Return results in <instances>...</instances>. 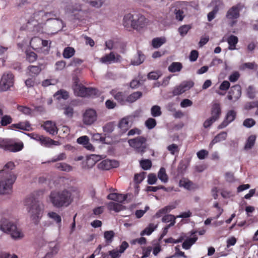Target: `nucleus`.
I'll use <instances>...</instances> for the list:
<instances>
[{
    "mask_svg": "<svg viewBox=\"0 0 258 258\" xmlns=\"http://www.w3.org/2000/svg\"><path fill=\"white\" fill-rule=\"evenodd\" d=\"M13 121V118L10 115H5L2 117L1 120V124L2 126H6Z\"/></svg>",
    "mask_w": 258,
    "mask_h": 258,
    "instance_id": "nucleus-47",
    "label": "nucleus"
},
{
    "mask_svg": "<svg viewBox=\"0 0 258 258\" xmlns=\"http://www.w3.org/2000/svg\"><path fill=\"white\" fill-rule=\"evenodd\" d=\"M49 200L52 205L57 208L67 207L73 200L72 192L66 189L52 191L49 195Z\"/></svg>",
    "mask_w": 258,
    "mask_h": 258,
    "instance_id": "nucleus-3",
    "label": "nucleus"
},
{
    "mask_svg": "<svg viewBox=\"0 0 258 258\" xmlns=\"http://www.w3.org/2000/svg\"><path fill=\"white\" fill-rule=\"evenodd\" d=\"M67 158L66 155L64 153H61L56 157H53L50 161H48V163L55 162L58 161L63 160Z\"/></svg>",
    "mask_w": 258,
    "mask_h": 258,
    "instance_id": "nucleus-58",
    "label": "nucleus"
},
{
    "mask_svg": "<svg viewBox=\"0 0 258 258\" xmlns=\"http://www.w3.org/2000/svg\"><path fill=\"white\" fill-rule=\"evenodd\" d=\"M17 109L26 115H30L32 113V109L25 106L18 105Z\"/></svg>",
    "mask_w": 258,
    "mask_h": 258,
    "instance_id": "nucleus-50",
    "label": "nucleus"
},
{
    "mask_svg": "<svg viewBox=\"0 0 258 258\" xmlns=\"http://www.w3.org/2000/svg\"><path fill=\"white\" fill-rule=\"evenodd\" d=\"M110 94L120 105H124L127 103V94L125 91H118L112 89Z\"/></svg>",
    "mask_w": 258,
    "mask_h": 258,
    "instance_id": "nucleus-15",
    "label": "nucleus"
},
{
    "mask_svg": "<svg viewBox=\"0 0 258 258\" xmlns=\"http://www.w3.org/2000/svg\"><path fill=\"white\" fill-rule=\"evenodd\" d=\"M147 139L142 136H139L133 139L128 140V142L130 146L135 148L136 151L143 155L146 152L147 148Z\"/></svg>",
    "mask_w": 258,
    "mask_h": 258,
    "instance_id": "nucleus-7",
    "label": "nucleus"
},
{
    "mask_svg": "<svg viewBox=\"0 0 258 258\" xmlns=\"http://www.w3.org/2000/svg\"><path fill=\"white\" fill-rule=\"evenodd\" d=\"M55 70L61 71L66 66V62L64 60L58 61L55 63Z\"/></svg>",
    "mask_w": 258,
    "mask_h": 258,
    "instance_id": "nucleus-60",
    "label": "nucleus"
},
{
    "mask_svg": "<svg viewBox=\"0 0 258 258\" xmlns=\"http://www.w3.org/2000/svg\"><path fill=\"white\" fill-rule=\"evenodd\" d=\"M157 228V225H154L153 223H150L149 225L141 232V235H150Z\"/></svg>",
    "mask_w": 258,
    "mask_h": 258,
    "instance_id": "nucleus-34",
    "label": "nucleus"
},
{
    "mask_svg": "<svg viewBox=\"0 0 258 258\" xmlns=\"http://www.w3.org/2000/svg\"><path fill=\"white\" fill-rule=\"evenodd\" d=\"M227 134L226 132H222L216 135L210 144V147L212 148L213 146L221 141L226 140Z\"/></svg>",
    "mask_w": 258,
    "mask_h": 258,
    "instance_id": "nucleus-26",
    "label": "nucleus"
},
{
    "mask_svg": "<svg viewBox=\"0 0 258 258\" xmlns=\"http://www.w3.org/2000/svg\"><path fill=\"white\" fill-rule=\"evenodd\" d=\"M175 18L177 20L181 21L184 17L183 12L179 9H175L174 10Z\"/></svg>",
    "mask_w": 258,
    "mask_h": 258,
    "instance_id": "nucleus-56",
    "label": "nucleus"
},
{
    "mask_svg": "<svg viewBox=\"0 0 258 258\" xmlns=\"http://www.w3.org/2000/svg\"><path fill=\"white\" fill-rule=\"evenodd\" d=\"M75 53V50L73 47H67L63 51L62 55L65 58H70L74 55Z\"/></svg>",
    "mask_w": 258,
    "mask_h": 258,
    "instance_id": "nucleus-38",
    "label": "nucleus"
},
{
    "mask_svg": "<svg viewBox=\"0 0 258 258\" xmlns=\"http://www.w3.org/2000/svg\"><path fill=\"white\" fill-rule=\"evenodd\" d=\"M157 124L156 120L153 118H149L145 122V125L149 129H152L155 127Z\"/></svg>",
    "mask_w": 258,
    "mask_h": 258,
    "instance_id": "nucleus-51",
    "label": "nucleus"
},
{
    "mask_svg": "<svg viewBox=\"0 0 258 258\" xmlns=\"http://www.w3.org/2000/svg\"><path fill=\"white\" fill-rule=\"evenodd\" d=\"M165 38L157 37L152 40V45L154 48H158L165 43Z\"/></svg>",
    "mask_w": 258,
    "mask_h": 258,
    "instance_id": "nucleus-39",
    "label": "nucleus"
},
{
    "mask_svg": "<svg viewBox=\"0 0 258 258\" xmlns=\"http://www.w3.org/2000/svg\"><path fill=\"white\" fill-rule=\"evenodd\" d=\"M108 208L110 210L119 212L121 210V205L117 203L111 202L108 204Z\"/></svg>",
    "mask_w": 258,
    "mask_h": 258,
    "instance_id": "nucleus-54",
    "label": "nucleus"
},
{
    "mask_svg": "<svg viewBox=\"0 0 258 258\" xmlns=\"http://www.w3.org/2000/svg\"><path fill=\"white\" fill-rule=\"evenodd\" d=\"M23 148L22 143H13L11 140L0 139V148L10 152H18Z\"/></svg>",
    "mask_w": 258,
    "mask_h": 258,
    "instance_id": "nucleus-8",
    "label": "nucleus"
},
{
    "mask_svg": "<svg viewBox=\"0 0 258 258\" xmlns=\"http://www.w3.org/2000/svg\"><path fill=\"white\" fill-rule=\"evenodd\" d=\"M48 217L53 219L57 224H60L61 222V218L58 214L54 212H50L48 213Z\"/></svg>",
    "mask_w": 258,
    "mask_h": 258,
    "instance_id": "nucleus-49",
    "label": "nucleus"
},
{
    "mask_svg": "<svg viewBox=\"0 0 258 258\" xmlns=\"http://www.w3.org/2000/svg\"><path fill=\"white\" fill-rule=\"evenodd\" d=\"M24 204L28 206L31 219L35 223L38 222L41 217V210L36 199L33 196H30L25 199Z\"/></svg>",
    "mask_w": 258,
    "mask_h": 258,
    "instance_id": "nucleus-5",
    "label": "nucleus"
},
{
    "mask_svg": "<svg viewBox=\"0 0 258 258\" xmlns=\"http://www.w3.org/2000/svg\"><path fill=\"white\" fill-rule=\"evenodd\" d=\"M43 128L50 134L54 135L57 134V127L55 124L51 121H46L43 124Z\"/></svg>",
    "mask_w": 258,
    "mask_h": 258,
    "instance_id": "nucleus-24",
    "label": "nucleus"
},
{
    "mask_svg": "<svg viewBox=\"0 0 258 258\" xmlns=\"http://www.w3.org/2000/svg\"><path fill=\"white\" fill-rule=\"evenodd\" d=\"M256 91L252 86H249L246 89V94L250 99H253L255 96Z\"/></svg>",
    "mask_w": 258,
    "mask_h": 258,
    "instance_id": "nucleus-52",
    "label": "nucleus"
},
{
    "mask_svg": "<svg viewBox=\"0 0 258 258\" xmlns=\"http://www.w3.org/2000/svg\"><path fill=\"white\" fill-rule=\"evenodd\" d=\"M101 254L102 258H109V256H110L111 258H119L121 256V254L118 252L117 249L109 250L108 253L102 252Z\"/></svg>",
    "mask_w": 258,
    "mask_h": 258,
    "instance_id": "nucleus-30",
    "label": "nucleus"
},
{
    "mask_svg": "<svg viewBox=\"0 0 258 258\" xmlns=\"http://www.w3.org/2000/svg\"><path fill=\"white\" fill-rule=\"evenodd\" d=\"M144 59L145 55L141 52H138L137 58H135L131 62L133 65H139L144 61Z\"/></svg>",
    "mask_w": 258,
    "mask_h": 258,
    "instance_id": "nucleus-42",
    "label": "nucleus"
},
{
    "mask_svg": "<svg viewBox=\"0 0 258 258\" xmlns=\"http://www.w3.org/2000/svg\"><path fill=\"white\" fill-rule=\"evenodd\" d=\"M115 236V233L112 230L106 231L104 232V237L107 244H110Z\"/></svg>",
    "mask_w": 258,
    "mask_h": 258,
    "instance_id": "nucleus-36",
    "label": "nucleus"
},
{
    "mask_svg": "<svg viewBox=\"0 0 258 258\" xmlns=\"http://www.w3.org/2000/svg\"><path fill=\"white\" fill-rule=\"evenodd\" d=\"M37 58V54L34 52H30L27 54V59L30 62L35 61Z\"/></svg>",
    "mask_w": 258,
    "mask_h": 258,
    "instance_id": "nucleus-62",
    "label": "nucleus"
},
{
    "mask_svg": "<svg viewBox=\"0 0 258 258\" xmlns=\"http://www.w3.org/2000/svg\"><path fill=\"white\" fill-rule=\"evenodd\" d=\"M16 128L26 131L32 130L31 125L28 121L20 122L18 123L13 124L11 126V128Z\"/></svg>",
    "mask_w": 258,
    "mask_h": 258,
    "instance_id": "nucleus-22",
    "label": "nucleus"
},
{
    "mask_svg": "<svg viewBox=\"0 0 258 258\" xmlns=\"http://www.w3.org/2000/svg\"><path fill=\"white\" fill-rule=\"evenodd\" d=\"M255 140L256 136L255 135L250 136L246 140L244 146V149L248 150L251 149L254 145Z\"/></svg>",
    "mask_w": 258,
    "mask_h": 258,
    "instance_id": "nucleus-37",
    "label": "nucleus"
},
{
    "mask_svg": "<svg viewBox=\"0 0 258 258\" xmlns=\"http://www.w3.org/2000/svg\"><path fill=\"white\" fill-rule=\"evenodd\" d=\"M236 117V112L233 110H229L225 116L224 120L218 125V129H222L226 127L230 123L232 122Z\"/></svg>",
    "mask_w": 258,
    "mask_h": 258,
    "instance_id": "nucleus-16",
    "label": "nucleus"
},
{
    "mask_svg": "<svg viewBox=\"0 0 258 258\" xmlns=\"http://www.w3.org/2000/svg\"><path fill=\"white\" fill-rule=\"evenodd\" d=\"M55 167L56 169L62 171L69 172L73 169V167L71 165L66 163H57L55 164Z\"/></svg>",
    "mask_w": 258,
    "mask_h": 258,
    "instance_id": "nucleus-35",
    "label": "nucleus"
},
{
    "mask_svg": "<svg viewBox=\"0 0 258 258\" xmlns=\"http://www.w3.org/2000/svg\"><path fill=\"white\" fill-rule=\"evenodd\" d=\"M167 150L172 155H174L176 153H178L179 149L178 146L175 144H172L167 147Z\"/></svg>",
    "mask_w": 258,
    "mask_h": 258,
    "instance_id": "nucleus-57",
    "label": "nucleus"
},
{
    "mask_svg": "<svg viewBox=\"0 0 258 258\" xmlns=\"http://www.w3.org/2000/svg\"><path fill=\"white\" fill-rule=\"evenodd\" d=\"M57 99L60 100L63 99L66 100L69 97V93L64 90H60L56 92L54 95Z\"/></svg>",
    "mask_w": 258,
    "mask_h": 258,
    "instance_id": "nucleus-40",
    "label": "nucleus"
},
{
    "mask_svg": "<svg viewBox=\"0 0 258 258\" xmlns=\"http://www.w3.org/2000/svg\"><path fill=\"white\" fill-rule=\"evenodd\" d=\"M196 233V232L192 233L191 235H192V237L187 238L184 240L182 245L183 248L185 249H188L190 248L191 246L196 242L198 240V237L195 234Z\"/></svg>",
    "mask_w": 258,
    "mask_h": 258,
    "instance_id": "nucleus-25",
    "label": "nucleus"
},
{
    "mask_svg": "<svg viewBox=\"0 0 258 258\" xmlns=\"http://www.w3.org/2000/svg\"><path fill=\"white\" fill-rule=\"evenodd\" d=\"M219 11V8L217 6L214 7L213 10L208 13V20L211 22L215 17L216 14Z\"/></svg>",
    "mask_w": 258,
    "mask_h": 258,
    "instance_id": "nucleus-53",
    "label": "nucleus"
},
{
    "mask_svg": "<svg viewBox=\"0 0 258 258\" xmlns=\"http://www.w3.org/2000/svg\"><path fill=\"white\" fill-rule=\"evenodd\" d=\"M120 55L118 54L115 55L113 52H111L110 53L102 57L100 59V61L104 63H110L112 62H117L120 61Z\"/></svg>",
    "mask_w": 258,
    "mask_h": 258,
    "instance_id": "nucleus-18",
    "label": "nucleus"
},
{
    "mask_svg": "<svg viewBox=\"0 0 258 258\" xmlns=\"http://www.w3.org/2000/svg\"><path fill=\"white\" fill-rule=\"evenodd\" d=\"M97 118V115L95 110L88 109L86 110L83 115V122L84 124L90 125L93 124Z\"/></svg>",
    "mask_w": 258,
    "mask_h": 258,
    "instance_id": "nucleus-12",
    "label": "nucleus"
},
{
    "mask_svg": "<svg viewBox=\"0 0 258 258\" xmlns=\"http://www.w3.org/2000/svg\"><path fill=\"white\" fill-rule=\"evenodd\" d=\"M151 114L153 117H158L162 114L161 108L158 105H154L151 109Z\"/></svg>",
    "mask_w": 258,
    "mask_h": 258,
    "instance_id": "nucleus-46",
    "label": "nucleus"
},
{
    "mask_svg": "<svg viewBox=\"0 0 258 258\" xmlns=\"http://www.w3.org/2000/svg\"><path fill=\"white\" fill-rule=\"evenodd\" d=\"M238 39L237 36L231 35L227 38V42L229 46L228 48L230 50H234L236 49V45L238 43Z\"/></svg>",
    "mask_w": 258,
    "mask_h": 258,
    "instance_id": "nucleus-28",
    "label": "nucleus"
},
{
    "mask_svg": "<svg viewBox=\"0 0 258 258\" xmlns=\"http://www.w3.org/2000/svg\"><path fill=\"white\" fill-rule=\"evenodd\" d=\"M157 178L156 174L150 173L148 176V183L149 184H154L157 181Z\"/></svg>",
    "mask_w": 258,
    "mask_h": 258,
    "instance_id": "nucleus-63",
    "label": "nucleus"
},
{
    "mask_svg": "<svg viewBox=\"0 0 258 258\" xmlns=\"http://www.w3.org/2000/svg\"><path fill=\"white\" fill-rule=\"evenodd\" d=\"M77 142L79 144L82 145L84 148L88 150L92 151L94 149V147L89 142V138L87 136L79 137L77 139Z\"/></svg>",
    "mask_w": 258,
    "mask_h": 258,
    "instance_id": "nucleus-21",
    "label": "nucleus"
},
{
    "mask_svg": "<svg viewBox=\"0 0 258 258\" xmlns=\"http://www.w3.org/2000/svg\"><path fill=\"white\" fill-rule=\"evenodd\" d=\"M118 126L121 130V133L126 132L130 127L129 122L127 118H123L119 122Z\"/></svg>",
    "mask_w": 258,
    "mask_h": 258,
    "instance_id": "nucleus-32",
    "label": "nucleus"
},
{
    "mask_svg": "<svg viewBox=\"0 0 258 258\" xmlns=\"http://www.w3.org/2000/svg\"><path fill=\"white\" fill-rule=\"evenodd\" d=\"M158 177L160 180L163 182H166L168 181V176L166 173L165 169L164 167H161L158 173Z\"/></svg>",
    "mask_w": 258,
    "mask_h": 258,
    "instance_id": "nucleus-41",
    "label": "nucleus"
},
{
    "mask_svg": "<svg viewBox=\"0 0 258 258\" xmlns=\"http://www.w3.org/2000/svg\"><path fill=\"white\" fill-rule=\"evenodd\" d=\"M148 19L142 14L134 12L128 13L124 16L123 25L127 29L131 28L140 31L147 26Z\"/></svg>",
    "mask_w": 258,
    "mask_h": 258,
    "instance_id": "nucleus-2",
    "label": "nucleus"
},
{
    "mask_svg": "<svg viewBox=\"0 0 258 258\" xmlns=\"http://www.w3.org/2000/svg\"><path fill=\"white\" fill-rule=\"evenodd\" d=\"M241 9V6L239 5H237L232 7L227 11L226 18L231 20L230 24L231 26H233L236 23V20L240 16L239 12Z\"/></svg>",
    "mask_w": 258,
    "mask_h": 258,
    "instance_id": "nucleus-10",
    "label": "nucleus"
},
{
    "mask_svg": "<svg viewBox=\"0 0 258 258\" xmlns=\"http://www.w3.org/2000/svg\"><path fill=\"white\" fill-rule=\"evenodd\" d=\"M221 113V109L219 103H215L213 105L211 110V117L216 120L219 119Z\"/></svg>",
    "mask_w": 258,
    "mask_h": 258,
    "instance_id": "nucleus-27",
    "label": "nucleus"
},
{
    "mask_svg": "<svg viewBox=\"0 0 258 258\" xmlns=\"http://www.w3.org/2000/svg\"><path fill=\"white\" fill-rule=\"evenodd\" d=\"M118 165V162L115 160H104L98 164V167L100 169L108 170L117 167Z\"/></svg>",
    "mask_w": 258,
    "mask_h": 258,
    "instance_id": "nucleus-17",
    "label": "nucleus"
},
{
    "mask_svg": "<svg viewBox=\"0 0 258 258\" xmlns=\"http://www.w3.org/2000/svg\"><path fill=\"white\" fill-rule=\"evenodd\" d=\"M0 229L3 231L10 234L14 239L22 238L24 234L15 223L11 222L6 218H2L0 221Z\"/></svg>",
    "mask_w": 258,
    "mask_h": 258,
    "instance_id": "nucleus-4",
    "label": "nucleus"
},
{
    "mask_svg": "<svg viewBox=\"0 0 258 258\" xmlns=\"http://www.w3.org/2000/svg\"><path fill=\"white\" fill-rule=\"evenodd\" d=\"M162 75V72L160 71L151 72L148 74V78L149 80H156Z\"/></svg>",
    "mask_w": 258,
    "mask_h": 258,
    "instance_id": "nucleus-44",
    "label": "nucleus"
},
{
    "mask_svg": "<svg viewBox=\"0 0 258 258\" xmlns=\"http://www.w3.org/2000/svg\"><path fill=\"white\" fill-rule=\"evenodd\" d=\"M241 95V88L239 85L232 86L228 92L227 98L231 101L235 102Z\"/></svg>",
    "mask_w": 258,
    "mask_h": 258,
    "instance_id": "nucleus-14",
    "label": "nucleus"
},
{
    "mask_svg": "<svg viewBox=\"0 0 258 258\" xmlns=\"http://www.w3.org/2000/svg\"><path fill=\"white\" fill-rule=\"evenodd\" d=\"M230 86V84L228 81H224L220 85L219 89L221 91L226 92Z\"/></svg>",
    "mask_w": 258,
    "mask_h": 258,
    "instance_id": "nucleus-61",
    "label": "nucleus"
},
{
    "mask_svg": "<svg viewBox=\"0 0 258 258\" xmlns=\"http://www.w3.org/2000/svg\"><path fill=\"white\" fill-rule=\"evenodd\" d=\"M145 172H142L139 174H136L134 177L135 181L137 183H141L145 178Z\"/></svg>",
    "mask_w": 258,
    "mask_h": 258,
    "instance_id": "nucleus-64",
    "label": "nucleus"
},
{
    "mask_svg": "<svg viewBox=\"0 0 258 258\" xmlns=\"http://www.w3.org/2000/svg\"><path fill=\"white\" fill-rule=\"evenodd\" d=\"M63 113L68 118H72L74 114V109L70 106H65L63 108Z\"/></svg>",
    "mask_w": 258,
    "mask_h": 258,
    "instance_id": "nucleus-48",
    "label": "nucleus"
},
{
    "mask_svg": "<svg viewBox=\"0 0 258 258\" xmlns=\"http://www.w3.org/2000/svg\"><path fill=\"white\" fill-rule=\"evenodd\" d=\"M182 68V63L179 62H173L168 67V71L171 73L180 72Z\"/></svg>",
    "mask_w": 258,
    "mask_h": 258,
    "instance_id": "nucleus-31",
    "label": "nucleus"
},
{
    "mask_svg": "<svg viewBox=\"0 0 258 258\" xmlns=\"http://www.w3.org/2000/svg\"><path fill=\"white\" fill-rule=\"evenodd\" d=\"M15 165L12 161L8 162L0 171V194H9L12 192L13 185L17 179L13 172Z\"/></svg>",
    "mask_w": 258,
    "mask_h": 258,
    "instance_id": "nucleus-1",
    "label": "nucleus"
},
{
    "mask_svg": "<svg viewBox=\"0 0 258 258\" xmlns=\"http://www.w3.org/2000/svg\"><path fill=\"white\" fill-rule=\"evenodd\" d=\"M14 76L11 72L4 73L0 81V89L1 91H6L12 87L14 85Z\"/></svg>",
    "mask_w": 258,
    "mask_h": 258,
    "instance_id": "nucleus-9",
    "label": "nucleus"
},
{
    "mask_svg": "<svg viewBox=\"0 0 258 258\" xmlns=\"http://www.w3.org/2000/svg\"><path fill=\"white\" fill-rule=\"evenodd\" d=\"M180 186H182L185 189L190 190L198 189L199 186L187 178H182L179 181Z\"/></svg>",
    "mask_w": 258,
    "mask_h": 258,
    "instance_id": "nucleus-20",
    "label": "nucleus"
},
{
    "mask_svg": "<svg viewBox=\"0 0 258 258\" xmlns=\"http://www.w3.org/2000/svg\"><path fill=\"white\" fill-rule=\"evenodd\" d=\"M142 92L137 91L133 92L130 95H127V103H132L135 102L142 96Z\"/></svg>",
    "mask_w": 258,
    "mask_h": 258,
    "instance_id": "nucleus-29",
    "label": "nucleus"
},
{
    "mask_svg": "<svg viewBox=\"0 0 258 258\" xmlns=\"http://www.w3.org/2000/svg\"><path fill=\"white\" fill-rule=\"evenodd\" d=\"M74 90L75 94L78 96L95 97L99 95V91L97 89L87 88L80 85H76Z\"/></svg>",
    "mask_w": 258,
    "mask_h": 258,
    "instance_id": "nucleus-6",
    "label": "nucleus"
},
{
    "mask_svg": "<svg viewBox=\"0 0 258 258\" xmlns=\"http://www.w3.org/2000/svg\"><path fill=\"white\" fill-rule=\"evenodd\" d=\"M194 85V82L191 80L183 81L179 85L174 88L172 92L173 95H179L190 89Z\"/></svg>",
    "mask_w": 258,
    "mask_h": 258,
    "instance_id": "nucleus-13",
    "label": "nucleus"
},
{
    "mask_svg": "<svg viewBox=\"0 0 258 258\" xmlns=\"http://www.w3.org/2000/svg\"><path fill=\"white\" fill-rule=\"evenodd\" d=\"M68 11L74 15L76 19L81 20L84 16L85 12L82 10L80 6L68 8Z\"/></svg>",
    "mask_w": 258,
    "mask_h": 258,
    "instance_id": "nucleus-19",
    "label": "nucleus"
},
{
    "mask_svg": "<svg viewBox=\"0 0 258 258\" xmlns=\"http://www.w3.org/2000/svg\"><path fill=\"white\" fill-rule=\"evenodd\" d=\"M42 39L38 37L32 38L30 42V45L35 50L41 47Z\"/></svg>",
    "mask_w": 258,
    "mask_h": 258,
    "instance_id": "nucleus-33",
    "label": "nucleus"
},
{
    "mask_svg": "<svg viewBox=\"0 0 258 258\" xmlns=\"http://www.w3.org/2000/svg\"><path fill=\"white\" fill-rule=\"evenodd\" d=\"M191 29L190 25H183L178 28V32L181 36H184L187 34L189 30Z\"/></svg>",
    "mask_w": 258,
    "mask_h": 258,
    "instance_id": "nucleus-43",
    "label": "nucleus"
},
{
    "mask_svg": "<svg viewBox=\"0 0 258 258\" xmlns=\"http://www.w3.org/2000/svg\"><path fill=\"white\" fill-rule=\"evenodd\" d=\"M140 166L145 170H147L152 167V162L149 159H143L140 162Z\"/></svg>",
    "mask_w": 258,
    "mask_h": 258,
    "instance_id": "nucleus-45",
    "label": "nucleus"
},
{
    "mask_svg": "<svg viewBox=\"0 0 258 258\" xmlns=\"http://www.w3.org/2000/svg\"><path fill=\"white\" fill-rule=\"evenodd\" d=\"M175 220L176 217L174 215L171 214L166 215L162 218V221L164 223H168L169 222H171L174 220L175 221Z\"/></svg>",
    "mask_w": 258,
    "mask_h": 258,
    "instance_id": "nucleus-59",
    "label": "nucleus"
},
{
    "mask_svg": "<svg viewBox=\"0 0 258 258\" xmlns=\"http://www.w3.org/2000/svg\"><path fill=\"white\" fill-rule=\"evenodd\" d=\"M255 124V120L251 118L245 119L243 122V125L246 127L250 128Z\"/></svg>",
    "mask_w": 258,
    "mask_h": 258,
    "instance_id": "nucleus-55",
    "label": "nucleus"
},
{
    "mask_svg": "<svg viewBox=\"0 0 258 258\" xmlns=\"http://www.w3.org/2000/svg\"><path fill=\"white\" fill-rule=\"evenodd\" d=\"M28 136L31 138L39 142L41 145L46 147H49L52 145H57L56 141H55L49 138L45 137L43 136H41L34 133L29 134H28Z\"/></svg>",
    "mask_w": 258,
    "mask_h": 258,
    "instance_id": "nucleus-11",
    "label": "nucleus"
},
{
    "mask_svg": "<svg viewBox=\"0 0 258 258\" xmlns=\"http://www.w3.org/2000/svg\"><path fill=\"white\" fill-rule=\"evenodd\" d=\"M41 70L40 66L30 65L27 68V74L29 76L35 78L40 74Z\"/></svg>",
    "mask_w": 258,
    "mask_h": 258,
    "instance_id": "nucleus-23",
    "label": "nucleus"
}]
</instances>
